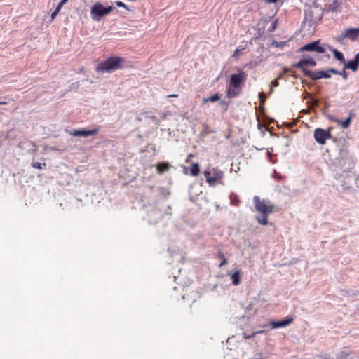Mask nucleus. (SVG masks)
I'll return each instance as SVG.
<instances>
[{"mask_svg":"<svg viewBox=\"0 0 359 359\" xmlns=\"http://www.w3.org/2000/svg\"><path fill=\"white\" fill-rule=\"evenodd\" d=\"M327 118H328L330 120H331V121H334V122H335V123H339V119H338L337 118L334 117V116L328 115V116H327Z\"/></svg>","mask_w":359,"mask_h":359,"instance_id":"37","label":"nucleus"},{"mask_svg":"<svg viewBox=\"0 0 359 359\" xmlns=\"http://www.w3.org/2000/svg\"><path fill=\"white\" fill-rule=\"evenodd\" d=\"M232 284L233 285H238L241 283V275L240 271L237 270L230 275Z\"/></svg>","mask_w":359,"mask_h":359,"instance_id":"19","label":"nucleus"},{"mask_svg":"<svg viewBox=\"0 0 359 359\" xmlns=\"http://www.w3.org/2000/svg\"><path fill=\"white\" fill-rule=\"evenodd\" d=\"M193 157V154H190L189 156H188V158H192Z\"/></svg>","mask_w":359,"mask_h":359,"instance_id":"51","label":"nucleus"},{"mask_svg":"<svg viewBox=\"0 0 359 359\" xmlns=\"http://www.w3.org/2000/svg\"><path fill=\"white\" fill-rule=\"evenodd\" d=\"M315 140L320 144H324L327 140L331 139L332 135L330 130L318 128L314 130L313 134Z\"/></svg>","mask_w":359,"mask_h":359,"instance_id":"10","label":"nucleus"},{"mask_svg":"<svg viewBox=\"0 0 359 359\" xmlns=\"http://www.w3.org/2000/svg\"><path fill=\"white\" fill-rule=\"evenodd\" d=\"M246 77L247 75L244 72L233 74L230 77V85L233 88H239L241 83L245 81Z\"/></svg>","mask_w":359,"mask_h":359,"instance_id":"11","label":"nucleus"},{"mask_svg":"<svg viewBox=\"0 0 359 359\" xmlns=\"http://www.w3.org/2000/svg\"><path fill=\"white\" fill-rule=\"evenodd\" d=\"M220 104L224 107L225 111H227V109L229 108V103L226 100H221Z\"/></svg>","mask_w":359,"mask_h":359,"instance_id":"34","label":"nucleus"},{"mask_svg":"<svg viewBox=\"0 0 359 359\" xmlns=\"http://www.w3.org/2000/svg\"><path fill=\"white\" fill-rule=\"evenodd\" d=\"M353 116L354 114L352 112H350L349 116L343 121L339 120L338 124L341 126V127L344 128H347L350 126L352 117Z\"/></svg>","mask_w":359,"mask_h":359,"instance_id":"21","label":"nucleus"},{"mask_svg":"<svg viewBox=\"0 0 359 359\" xmlns=\"http://www.w3.org/2000/svg\"><path fill=\"white\" fill-rule=\"evenodd\" d=\"M32 167L36 169H45L46 164L45 163L36 162L32 164Z\"/></svg>","mask_w":359,"mask_h":359,"instance_id":"29","label":"nucleus"},{"mask_svg":"<svg viewBox=\"0 0 359 359\" xmlns=\"http://www.w3.org/2000/svg\"><path fill=\"white\" fill-rule=\"evenodd\" d=\"M337 161H338L337 163L341 168L344 167L346 163L350 164L351 158L346 148H342L340 149L339 157L337 158Z\"/></svg>","mask_w":359,"mask_h":359,"instance_id":"12","label":"nucleus"},{"mask_svg":"<svg viewBox=\"0 0 359 359\" xmlns=\"http://www.w3.org/2000/svg\"><path fill=\"white\" fill-rule=\"evenodd\" d=\"M79 86L80 85H79V82H75V83L72 84V88H79Z\"/></svg>","mask_w":359,"mask_h":359,"instance_id":"42","label":"nucleus"},{"mask_svg":"<svg viewBox=\"0 0 359 359\" xmlns=\"http://www.w3.org/2000/svg\"><path fill=\"white\" fill-rule=\"evenodd\" d=\"M334 178L337 182L340 191H345L352 188L353 176L349 171L344 170L341 174L336 173Z\"/></svg>","mask_w":359,"mask_h":359,"instance_id":"3","label":"nucleus"},{"mask_svg":"<svg viewBox=\"0 0 359 359\" xmlns=\"http://www.w3.org/2000/svg\"><path fill=\"white\" fill-rule=\"evenodd\" d=\"M337 75H341L344 79L346 80L348 78V74L346 72V69H343L342 71H339V74H337Z\"/></svg>","mask_w":359,"mask_h":359,"instance_id":"32","label":"nucleus"},{"mask_svg":"<svg viewBox=\"0 0 359 359\" xmlns=\"http://www.w3.org/2000/svg\"><path fill=\"white\" fill-rule=\"evenodd\" d=\"M359 67V53L355 56V58L351 60H348L347 63L344 65V69H351L353 72H356Z\"/></svg>","mask_w":359,"mask_h":359,"instance_id":"16","label":"nucleus"},{"mask_svg":"<svg viewBox=\"0 0 359 359\" xmlns=\"http://www.w3.org/2000/svg\"><path fill=\"white\" fill-rule=\"evenodd\" d=\"M303 51H309V52H316L318 53H325V49L323 46L320 45V40H317L309 43H306L299 48V52Z\"/></svg>","mask_w":359,"mask_h":359,"instance_id":"6","label":"nucleus"},{"mask_svg":"<svg viewBox=\"0 0 359 359\" xmlns=\"http://www.w3.org/2000/svg\"><path fill=\"white\" fill-rule=\"evenodd\" d=\"M91 18L93 20L100 21V19L107 15L105 6L100 3H97L91 7Z\"/></svg>","mask_w":359,"mask_h":359,"instance_id":"8","label":"nucleus"},{"mask_svg":"<svg viewBox=\"0 0 359 359\" xmlns=\"http://www.w3.org/2000/svg\"><path fill=\"white\" fill-rule=\"evenodd\" d=\"M264 331L263 330H259V331H257V332H255L254 333H252L251 335H245V339H250V338H252L253 337H255L257 334H261V333H263Z\"/></svg>","mask_w":359,"mask_h":359,"instance_id":"35","label":"nucleus"},{"mask_svg":"<svg viewBox=\"0 0 359 359\" xmlns=\"http://www.w3.org/2000/svg\"><path fill=\"white\" fill-rule=\"evenodd\" d=\"M316 62L315 60L312 57H304L301 59L297 63L293 64V67L296 68L300 69L302 72L306 76V72H311V70H309L306 68V66L310 65L311 67H316Z\"/></svg>","mask_w":359,"mask_h":359,"instance_id":"9","label":"nucleus"},{"mask_svg":"<svg viewBox=\"0 0 359 359\" xmlns=\"http://www.w3.org/2000/svg\"><path fill=\"white\" fill-rule=\"evenodd\" d=\"M156 170H158V173L161 174L164 172H166L170 168V164L167 162H162L156 165Z\"/></svg>","mask_w":359,"mask_h":359,"instance_id":"20","label":"nucleus"},{"mask_svg":"<svg viewBox=\"0 0 359 359\" xmlns=\"http://www.w3.org/2000/svg\"><path fill=\"white\" fill-rule=\"evenodd\" d=\"M68 0H62L58 5H60L61 7H62L67 1Z\"/></svg>","mask_w":359,"mask_h":359,"instance_id":"43","label":"nucleus"},{"mask_svg":"<svg viewBox=\"0 0 359 359\" xmlns=\"http://www.w3.org/2000/svg\"><path fill=\"white\" fill-rule=\"evenodd\" d=\"M294 320V318L293 317H290L280 321L272 320L271 321L270 325L273 329L284 327L291 324Z\"/></svg>","mask_w":359,"mask_h":359,"instance_id":"15","label":"nucleus"},{"mask_svg":"<svg viewBox=\"0 0 359 359\" xmlns=\"http://www.w3.org/2000/svg\"><path fill=\"white\" fill-rule=\"evenodd\" d=\"M306 76L311 78L312 80H318L323 78L329 79L331 75L328 74V72L325 70H318L316 72H306Z\"/></svg>","mask_w":359,"mask_h":359,"instance_id":"13","label":"nucleus"},{"mask_svg":"<svg viewBox=\"0 0 359 359\" xmlns=\"http://www.w3.org/2000/svg\"><path fill=\"white\" fill-rule=\"evenodd\" d=\"M259 98L260 102L263 103L265 101V99H266V96H265L264 93H260L259 95Z\"/></svg>","mask_w":359,"mask_h":359,"instance_id":"38","label":"nucleus"},{"mask_svg":"<svg viewBox=\"0 0 359 359\" xmlns=\"http://www.w3.org/2000/svg\"><path fill=\"white\" fill-rule=\"evenodd\" d=\"M359 35V28H348L344 30L340 35L337 38V40L341 43L347 38L352 41L357 40Z\"/></svg>","mask_w":359,"mask_h":359,"instance_id":"7","label":"nucleus"},{"mask_svg":"<svg viewBox=\"0 0 359 359\" xmlns=\"http://www.w3.org/2000/svg\"><path fill=\"white\" fill-rule=\"evenodd\" d=\"M243 48H242V50H243ZM241 49H240V48H237L235 50L234 53H233V57H237V56L238 55V54L240 53V52H241Z\"/></svg>","mask_w":359,"mask_h":359,"instance_id":"40","label":"nucleus"},{"mask_svg":"<svg viewBox=\"0 0 359 359\" xmlns=\"http://www.w3.org/2000/svg\"><path fill=\"white\" fill-rule=\"evenodd\" d=\"M217 256L222 260L221 263L219 264V267H222L228 263L227 259L225 258L223 253L219 252Z\"/></svg>","mask_w":359,"mask_h":359,"instance_id":"27","label":"nucleus"},{"mask_svg":"<svg viewBox=\"0 0 359 359\" xmlns=\"http://www.w3.org/2000/svg\"><path fill=\"white\" fill-rule=\"evenodd\" d=\"M170 97H177V95L173 94V95H170Z\"/></svg>","mask_w":359,"mask_h":359,"instance_id":"49","label":"nucleus"},{"mask_svg":"<svg viewBox=\"0 0 359 359\" xmlns=\"http://www.w3.org/2000/svg\"><path fill=\"white\" fill-rule=\"evenodd\" d=\"M268 215H262V216H257V222L262 225H266L268 224Z\"/></svg>","mask_w":359,"mask_h":359,"instance_id":"25","label":"nucleus"},{"mask_svg":"<svg viewBox=\"0 0 359 359\" xmlns=\"http://www.w3.org/2000/svg\"><path fill=\"white\" fill-rule=\"evenodd\" d=\"M281 74L278 76V77L273 81H271V86L272 87H277L279 85L278 79L281 78Z\"/></svg>","mask_w":359,"mask_h":359,"instance_id":"33","label":"nucleus"},{"mask_svg":"<svg viewBox=\"0 0 359 359\" xmlns=\"http://www.w3.org/2000/svg\"><path fill=\"white\" fill-rule=\"evenodd\" d=\"M191 175L194 177L197 176L200 172V167L198 163H194L191 164L190 170Z\"/></svg>","mask_w":359,"mask_h":359,"instance_id":"23","label":"nucleus"},{"mask_svg":"<svg viewBox=\"0 0 359 359\" xmlns=\"http://www.w3.org/2000/svg\"><path fill=\"white\" fill-rule=\"evenodd\" d=\"M283 72L285 74L292 72V71L289 68H286V67L283 68Z\"/></svg>","mask_w":359,"mask_h":359,"instance_id":"45","label":"nucleus"},{"mask_svg":"<svg viewBox=\"0 0 359 359\" xmlns=\"http://www.w3.org/2000/svg\"><path fill=\"white\" fill-rule=\"evenodd\" d=\"M115 4L118 7H123L125 9L130 11L129 8L123 2L121 1H115Z\"/></svg>","mask_w":359,"mask_h":359,"instance_id":"31","label":"nucleus"},{"mask_svg":"<svg viewBox=\"0 0 359 359\" xmlns=\"http://www.w3.org/2000/svg\"><path fill=\"white\" fill-rule=\"evenodd\" d=\"M339 3L337 0H334L332 1V3H331L329 6H328V10L332 11V12H335V11H338V7H339Z\"/></svg>","mask_w":359,"mask_h":359,"instance_id":"26","label":"nucleus"},{"mask_svg":"<svg viewBox=\"0 0 359 359\" xmlns=\"http://www.w3.org/2000/svg\"><path fill=\"white\" fill-rule=\"evenodd\" d=\"M61 6L60 5H57V6L56 7L55 10L57 12H60V11L61 10Z\"/></svg>","mask_w":359,"mask_h":359,"instance_id":"47","label":"nucleus"},{"mask_svg":"<svg viewBox=\"0 0 359 359\" xmlns=\"http://www.w3.org/2000/svg\"><path fill=\"white\" fill-rule=\"evenodd\" d=\"M57 14H58V12H57L56 11H54L51 14V18L54 19Z\"/></svg>","mask_w":359,"mask_h":359,"instance_id":"44","label":"nucleus"},{"mask_svg":"<svg viewBox=\"0 0 359 359\" xmlns=\"http://www.w3.org/2000/svg\"><path fill=\"white\" fill-rule=\"evenodd\" d=\"M267 3H276L278 0H264Z\"/></svg>","mask_w":359,"mask_h":359,"instance_id":"46","label":"nucleus"},{"mask_svg":"<svg viewBox=\"0 0 359 359\" xmlns=\"http://www.w3.org/2000/svg\"><path fill=\"white\" fill-rule=\"evenodd\" d=\"M219 97H220L219 94L215 93L212 96L203 98V103H206L208 102H215L217 101L219 99Z\"/></svg>","mask_w":359,"mask_h":359,"instance_id":"24","label":"nucleus"},{"mask_svg":"<svg viewBox=\"0 0 359 359\" xmlns=\"http://www.w3.org/2000/svg\"><path fill=\"white\" fill-rule=\"evenodd\" d=\"M125 60L120 57H110L96 67L97 72H111L123 67Z\"/></svg>","mask_w":359,"mask_h":359,"instance_id":"1","label":"nucleus"},{"mask_svg":"<svg viewBox=\"0 0 359 359\" xmlns=\"http://www.w3.org/2000/svg\"><path fill=\"white\" fill-rule=\"evenodd\" d=\"M105 8H106L107 15L114 10V7L112 6H109L107 7H105Z\"/></svg>","mask_w":359,"mask_h":359,"instance_id":"39","label":"nucleus"},{"mask_svg":"<svg viewBox=\"0 0 359 359\" xmlns=\"http://www.w3.org/2000/svg\"><path fill=\"white\" fill-rule=\"evenodd\" d=\"M326 72H328V74H330V73L334 74H339V71L336 69H334V68H330L327 70H326Z\"/></svg>","mask_w":359,"mask_h":359,"instance_id":"36","label":"nucleus"},{"mask_svg":"<svg viewBox=\"0 0 359 359\" xmlns=\"http://www.w3.org/2000/svg\"><path fill=\"white\" fill-rule=\"evenodd\" d=\"M337 359H359V357L355 355L351 356V352L342 351L338 354Z\"/></svg>","mask_w":359,"mask_h":359,"instance_id":"18","label":"nucleus"},{"mask_svg":"<svg viewBox=\"0 0 359 359\" xmlns=\"http://www.w3.org/2000/svg\"><path fill=\"white\" fill-rule=\"evenodd\" d=\"M323 12L318 8L314 9L309 8L305 11L304 20L302 22V25L311 27L317 24L323 18Z\"/></svg>","mask_w":359,"mask_h":359,"instance_id":"2","label":"nucleus"},{"mask_svg":"<svg viewBox=\"0 0 359 359\" xmlns=\"http://www.w3.org/2000/svg\"><path fill=\"white\" fill-rule=\"evenodd\" d=\"M255 208L257 211L262 215H268L272 213L275 208V205L268 200L261 199L258 196L253 197Z\"/></svg>","mask_w":359,"mask_h":359,"instance_id":"4","label":"nucleus"},{"mask_svg":"<svg viewBox=\"0 0 359 359\" xmlns=\"http://www.w3.org/2000/svg\"><path fill=\"white\" fill-rule=\"evenodd\" d=\"M98 132L97 128H94L92 130H74L72 132V135L75 137H88L90 135H94L97 134Z\"/></svg>","mask_w":359,"mask_h":359,"instance_id":"14","label":"nucleus"},{"mask_svg":"<svg viewBox=\"0 0 359 359\" xmlns=\"http://www.w3.org/2000/svg\"><path fill=\"white\" fill-rule=\"evenodd\" d=\"M333 55L337 60L341 62V63H345V58L342 53L338 51L337 50L333 48L332 50Z\"/></svg>","mask_w":359,"mask_h":359,"instance_id":"22","label":"nucleus"},{"mask_svg":"<svg viewBox=\"0 0 359 359\" xmlns=\"http://www.w3.org/2000/svg\"><path fill=\"white\" fill-rule=\"evenodd\" d=\"M9 103L8 100H6V98H4V100L0 101V105L8 104Z\"/></svg>","mask_w":359,"mask_h":359,"instance_id":"41","label":"nucleus"},{"mask_svg":"<svg viewBox=\"0 0 359 359\" xmlns=\"http://www.w3.org/2000/svg\"><path fill=\"white\" fill-rule=\"evenodd\" d=\"M273 87H272V86L271 85V88H270V93H273Z\"/></svg>","mask_w":359,"mask_h":359,"instance_id":"48","label":"nucleus"},{"mask_svg":"<svg viewBox=\"0 0 359 359\" xmlns=\"http://www.w3.org/2000/svg\"><path fill=\"white\" fill-rule=\"evenodd\" d=\"M292 76H294L295 78H298V76L295 74H292Z\"/></svg>","mask_w":359,"mask_h":359,"instance_id":"52","label":"nucleus"},{"mask_svg":"<svg viewBox=\"0 0 359 359\" xmlns=\"http://www.w3.org/2000/svg\"><path fill=\"white\" fill-rule=\"evenodd\" d=\"M324 359H334V358H331L330 356L329 357L325 356Z\"/></svg>","mask_w":359,"mask_h":359,"instance_id":"50","label":"nucleus"},{"mask_svg":"<svg viewBox=\"0 0 359 359\" xmlns=\"http://www.w3.org/2000/svg\"><path fill=\"white\" fill-rule=\"evenodd\" d=\"M203 175L206 179V181L210 185L214 184L216 182L221 180L223 176V172L219 170L213 168L212 170H205Z\"/></svg>","mask_w":359,"mask_h":359,"instance_id":"5","label":"nucleus"},{"mask_svg":"<svg viewBox=\"0 0 359 359\" xmlns=\"http://www.w3.org/2000/svg\"><path fill=\"white\" fill-rule=\"evenodd\" d=\"M278 20H275L272 24L271 25V26L269 27L268 28V32H273L276 28H277V26H278Z\"/></svg>","mask_w":359,"mask_h":359,"instance_id":"30","label":"nucleus"},{"mask_svg":"<svg viewBox=\"0 0 359 359\" xmlns=\"http://www.w3.org/2000/svg\"><path fill=\"white\" fill-rule=\"evenodd\" d=\"M238 88H233L231 85L227 88L226 96L229 98H234L239 94Z\"/></svg>","mask_w":359,"mask_h":359,"instance_id":"17","label":"nucleus"},{"mask_svg":"<svg viewBox=\"0 0 359 359\" xmlns=\"http://www.w3.org/2000/svg\"><path fill=\"white\" fill-rule=\"evenodd\" d=\"M287 44V42L286 41H272L271 43V46H274V47H276V48H283V47H285Z\"/></svg>","mask_w":359,"mask_h":359,"instance_id":"28","label":"nucleus"}]
</instances>
